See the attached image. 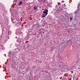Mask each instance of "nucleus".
Instances as JSON below:
<instances>
[{
  "label": "nucleus",
  "instance_id": "1",
  "mask_svg": "<svg viewBox=\"0 0 80 80\" xmlns=\"http://www.w3.org/2000/svg\"><path fill=\"white\" fill-rule=\"evenodd\" d=\"M48 11L47 9H45L44 11L43 12V13H45V16H47L48 14Z\"/></svg>",
  "mask_w": 80,
  "mask_h": 80
},
{
  "label": "nucleus",
  "instance_id": "2",
  "mask_svg": "<svg viewBox=\"0 0 80 80\" xmlns=\"http://www.w3.org/2000/svg\"><path fill=\"white\" fill-rule=\"evenodd\" d=\"M62 10H63V8L62 7H60L59 8L58 10V11H60V12Z\"/></svg>",
  "mask_w": 80,
  "mask_h": 80
},
{
  "label": "nucleus",
  "instance_id": "3",
  "mask_svg": "<svg viewBox=\"0 0 80 80\" xmlns=\"http://www.w3.org/2000/svg\"><path fill=\"white\" fill-rule=\"evenodd\" d=\"M62 67H63V70H64L65 71H67V69L65 68H66V66H64V67L63 66Z\"/></svg>",
  "mask_w": 80,
  "mask_h": 80
},
{
  "label": "nucleus",
  "instance_id": "4",
  "mask_svg": "<svg viewBox=\"0 0 80 80\" xmlns=\"http://www.w3.org/2000/svg\"><path fill=\"white\" fill-rule=\"evenodd\" d=\"M37 8H38L37 6H34L33 7L34 10H36Z\"/></svg>",
  "mask_w": 80,
  "mask_h": 80
},
{
  "label": "nucleus",
  "instance_id": "5",
  "mask_svg": "<svg viewBox=\"0 0 80 80\" xmlns=\"http://www.w3.org/2000/svg\"><path fill=\"white\" fill-rule=\"evenodd\" d=\"M22 4V1H20L19 4H18V6H19V5H21Z\"/></svg>",
  "mask_w": 80,
  "mask_h": 80
},
{
  "label": "nucleus",
  "instance_id": "6",
  "mask_svg": "<svg viewBox=\"0 0 80 80\" xmlns=\"http://www.w3.org/2000/svg\"><path fill=\"white\" fill-rule=\"evenodd\" d=\"M62 7H64V9H65V8H66V6L65 5V4L63 5L62 6Z\"/></svg>",
  "mask_w": 80,
  "mask_h": 80
},
{
  "label": "nucleus",
  "instance_id": "7",
  "mask_svg": "<svg viewBox=\"0 0 80 80\" xmlns=\"http://www.w3.org/2000/svg\"><path fill=\"white\" fill-rule=\"evenodd\" d=\"M12 54V52L11 51H9L8 53L9 55H10Z\"/></svg>",
  "mask_w": 80,
  "mask_h": 80
},
{
  "label": "nucleus",
  "instance_id": "8",
  "mask_svg": "<svg viewBox=\"0 0 80 80\" xmlns=\"http://www.w3.org/2000/svg\"><path fill=\"white\" fill-rule=\"evenodd\" d=\"M72 20H73V18L71 17L70 18V22H71V21H72Z\"/></svg>",
  "mask_w": 80,
  "mask_h": 80
},
{
  "label": "nucleus",
  "instance_id": "9",
  "mask_svg": "<svg viewBox=\"0 0 80 80\" xmlns=\"http://www.w3.org/2000/svg\"><path fill=\"white\" fill-rule=\"evenodd\" d=\"M45 16H45V15H43L42 14V18H43L44 17H45Z\"/></svg>",
  "mask_w": 80,
  "mask_h": 80
},
{
  "label": "nucleus",
  "instance_id": "10",
  "mask_svg": "<svg viewBox=\"0 0 80 80\" xmlns=\"http://www.w3.org/2000/svg\"><path fill=\"white\" fill-rule=\"evenodd\" d=\"M18 0H15V1H14V2H17Z\"/></svg>",
  "mask_w": 80,
  "mask_h": 80
},
{
  "label": "nucleus",
  "instance_id": "11",
  "mask_svg": "<svg viewBox=\"0 0 80 80\" xmlns=\"http://www.w3.org/2000/svg\"><path fill=\"white\" fill-rule=\"evenodd\" d=\"M80 8H78V10H79Z\"/></svg>",
  "mask_w": 80,
  "mask_h": 80
},
{
  "label": "nucleus",
  "instance_id": "12",
  "mask_svg": "<svg viewBox=\"0 0 80 80\" xmlns=\"http://www.w3.org/2000/svg\"><path fill=\"white\" fill-rule=\"evenodd\" d=\"M42 15H45V13H43V14Z\"/></svg>",
  "mask_w": 80,
  "mask_h": 80
},
{
  "label": "nucleus",
  "instance_id": "13",
  "mask_svg": "<svg viewBox=\"0 0 80 80\" xmlns=\"http://www.w3.org/2000/svg\"><path fill=\"white\" fill-rule=\"evenodd\" d=\"M40 29H39V31H40Z\"/></svg>",
  "mask_w": 80,
  "mask_h": 80
},
{
  "label": "nucleus",
  "instance_id": "14",
  "mask_svg": "<svg viewBox=\"0 0 80 80\" xmlns=\"http://www.w3.org/2000/svg\"><path fill=\"white\" fill-rule=\"evenodd\" d=\"M7 41V39H6V41Z\"/></svg>",
  "mask_w": 80,
  "mask_h": 80
},
{
  "label": "nucleus",
  "instance_id": "15",
  "mask_svg": "<svg viewBox=\"0 0 80 80\" xmlns=\"http://www.w3.org/2000/svg\"><path fill=\"white\" fill-rule=\"evenodd\" d=\"M42 10H44L43 9Z\"/></svg>",
  "mask_w": 80,
  "mask_h": 80
},
{
  "label": "nucleus",
  "instance_id": "16",
  "mask_svg": "<svg viewBox=\"0 0 80 80\" xmlns=\"http://www.w3.org/2000/svg\"><path fill=\"white\" fill-rule=\"evenodd\" d=\"M79 7L78 6V8Z\"/></svg>",
  "mask_w": 80,
  "mask_h": 80
},
{
  "label": "nucleus",
  "instance_id": "17",
  "mask_svg": "<svg viewBox=\"0 0 80 80\" xmlns=\"http://www.w3.org/2000/svg\"><path fill=\"white\" fill-rule=\"evenodd\" d=\"M39 0H38V1H39Z\"/></svg>",
  "mask_w": 80,
  "mask_h": 80
},
{
  "label": "nucleus",
  "instance_id": "18",
  "mask_svg": "<svg viewBox=\"0 0 80 80\" xmlns=\"http://www.w3.org/2000/svg\"><path fill=\"white\" fill-rule=\"evenodd\" d=\"M43 33H44V32H43Z\"/></svg>",
  "mask_w": 80,
  "mask_h": 80
},
{
  "label": "nucleus",
  "instance_id": "19",
  "mask_svg": "<svg viewBox=\"0 0 80 80\" xmlns=\"http://www.w3.org/2000/svg\"><path fill=\"white\" fill-rule=\"evenodd\" d=\"M58 53H59V52H58Z\"/></svg>",
  "mask_w": 80,
  "mask_h": 80
}]
</instances>
